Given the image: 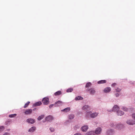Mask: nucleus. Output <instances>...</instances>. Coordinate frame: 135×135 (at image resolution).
Instances as JSON below:
<instances>
[{
  "mask_svg": "<svg viewBox=\"0 0 135 135\" xmlns=\"http://www.w3.org/2000/svg\"><path fill=\"white\" fill-rule=\"evenodd\" d=\"M111 90V88L110 87H107L104 90V92L107 93L109 92Z\"/></svg>",
  "mask_w": 135,
  "mask_h": 135,
  "instance_id": "obj_10",
  "label": "nucleus"
},
{
  "mask_svg": "<svg viewBox=\"0 0 135 135\" xmlns=\"http://www.w3.org/2000/svg\"><path fill=\"white\" fill-rule=\"evenodd\" d=\"M83 98L80 96H78L76 97L75 98V100H82Z\"/></svg>",
  "mask_w": 135,
  "mask_h": 135,
  "instance_id": "obj_19",
  "label": "nucleus"
},
{
  "mask_svg": "<svg viewBox=\"0 0 135 135\" xmlns=\"http://www.w3.org/2000/svg\"><path fill=\"white\" fill-rule=\"evenodd\" d=\"M102 129L100 128H98L95 131V133L97 134H100L101 133Z\"/></svg>",
  "mask_w": 135,
  "mask_h": 135,
  "instance_id": "obj_7",
  "label": "nucleus"
},
{
  "mask_svg": "<svg viewBox=\"0 0 135 135\" xmlns=\"http://www.w3.org/2000/svg\"><path fill=\"white\" fill-rule=\"evenodd\" d=\"M123 125L121 124H118L116 126V128L119 129H121L123 127Z\"/></svg>",
  "mask_w": 135,
  "mask_h": 135,
  "instance_id": "obj_21",
  "label": "nucleus"
},
{
  "mask_svg": "<svg viewBox=\"0 0 135 135\" xmlns=\"http://www.w3.org/2000/svg\"><path fill=\"white\" fill-rule=\"evenodd\" d=\"M88 128V127L87 125L82 127L81 128V130L83 131L86 132Z\"/></svg>",
  "mask_w": 135,
  "mask_h": 135,
  "instance_id": "obj_9",
  "label": "nucleus"
},
{
  "mask_svg": "<svg viewBox=\"0 0 135 135\" xmlns=\"http://www.w3.org/2000/svg\"><path fill=\"white\" fill-rule=\"evenodd\" d=\"M30 103V102L29 101L27 103L25 104L23 107L24 108H25L27 107Z\"/></svg>",
  "mask_w": 135,
  "mask_h": 135,
  "instance_id": "obj_24",
  "label": "nucleus"
},
{
  "mask_svg": "<svg viewBox=\"0 0 135 135\" xmlns=\"http://www.w3.org/2000/svg\"><path fill=\"white\" fill-rule=\"evenodd\" d=\"M54 119L53 117L51 115H49L46 117L45 119L46 121H51Z\"/></svg>",
  "mask_w": 135,
  "mask_h": 135,
  "instance_id": "obj_3",
  "label": "nucleus"
},
{
  "mask_svg": "<svg viewBox=\"0 0 135 135\" xmlns=\"http://www.w3.org/2000/svg\"><path fill=\"white\" fill-rule=\"evenodd\" d=\"M54 105H55L54 104H52L50 105L49 106V108H51Z\"/></svg>",
  "mask_w": 135,
  "mask_h": 135,
  "instance_id": "obj_33",
  "label": "nucleus"
},
{
  "mask_svg": "<svg viewBox=\"0 0 135 135\" xmlns=\"http://www.w3.org/2000/svg\"><path fill=\"white\" fill-rule=\"evenodd\" d=\"M62 102L60 101H58L57 102H56L55 103V105H56L55 106H60L61 104H62Z\"/></svg>",
  "mask_w": 135,
  "mask_h": 135,
  "instance_id": "obj_12",
  "label": "nucleus"
},
{
  "mask_svg": "<svg viewBox=\"0 0 135 135\" xmlns=\"http://www.w3.org/2000/svg\"><path fill=\"white\" fill-rule=\"evenodd\" d=\"M127 124L132 125L135 123V122L132 120H128L127 121Z\"/></svg>",
  "mask_w": 135,
  "mask_h": 135,
  "instance_id": "obj_11",
  "label": "nucleus"
},
{
  "mask_svg": "<svg viewBox=\"0 0 135 135\" xmlns=\"http://www.w3.org/2000/svg\"><path fill=\"white\" fill-rule=\"evenodd\" d=\"M9 134L8 133H6L3 135H9Z\"/></svg>",
  "mask_w": 135,
  "mask_h": 135,
  "instance_id": "obj_35",
  "label": "nucleus"
},
{
  "mask_svg": "<svg viewBox=\"0 0 135 135\" xmlns=\"http://www.w3.org/2000/svg\"><path fill=\"white\" fill-rule=\"evenodd\" d=\"M26 121L28 123L33 124L35 122V119L32 118H29L27 119Z\"/></svg>",
  "mask_w": 135,
  "mask_h": 135,
  "instance_id": "obj_4",
  "label": "nucleus"
},
{
  "mask_svg": "<svg viewBox=\"0 0 135 135\" xmlns=\"http://www.w3.org/2000/svg\"><path fill=\"white\" fill-rule=\"evenodd\" d=\"M70 110V107H68L64 109L61 110L62 111H64L65 112H67L69 111Z\"/></svg>",
  "mask_w": 135,
  "mask_h": 135,
  "instance_id": "obj_16",
  "label": "nucleus"
},
{
  "mask_svg": "<svg viewBox=\"0 0 135 135\" xmlns=\"http://www.w3.org/2000/svg\"><path fill=\"white\" fill-rule=\"evenodd\" d=\"M106 83V81L105 80H102L99 81L98 82V83L99 84L105 83Z\"/></svg>",
  "mask_w": 135,
  "mask_h": 135,
  "instance_id": "obj_17",
  "label": "nucleus"
},
{
  "mask_svg": "<svg viewBox=\"0 0 135 135\" xmlns=\"http://www.w3.org/2000/svg\"><path fill=\"white\" fill-rule=\"evenodd\" d=\"M98 114V113H92L91 112H88L86 113V115L87 117H89L90 116L92 118H94L95 117L97 116Z\"/></svg>",
  "mask_w": 135,
  "mask_h": 135,
  "instance_id": "obj_1",
  "label": "nucleus"
},
{
  "mask_svg": "<svg viewBox=\"0 0 135 135\" xmlns=\"http://www.w3.org/2000/svg\"><path fill=\"white\" fill-rule=\"evenodd\" d=\"M4 129V127L3 126H1L0 127V132L2 131Z\"/></svg>",
  "mask_w": 135,
  "mask_h": 135,
  "instance_id": "obj_30",
  "label": "nucleus"
},
{
  "mask_svg": "<svg viewBox=\"0 0 135 135\" xmlns=\"http://www.w3.org/2000/svg\"><path fill=\"white\" fill-rule=\"evenodd\" d=\"M73 89L71 88H69L66 91L67 92H71L73 91Z\"/></svg>",
  "mask_w": 135,
  "mask_h": 135,
  "instance_id": "obj_26",
  "label": "nucleus"
},
{
  "mask_svg": "<svg viewBox=\"0 0 135 135\" xmlns=\"http://www.w3.org/2000/svg\"><path fill=\"white\" fill-rule=\"evenodd\" d=\"M74 135H81V134L80 133H77L76 134H75Z\"/></svg>",
  "mask_w": 135,
  "mask_h": 135,
  "instance_id": "obj_34",
  "label": "nucleus"
},
{
  "mask_svg": "<svg viewBox=\"0 0 135 135\" xmlns=\"http://www.w3.org/2000/svg\"><path fill=\"white\" fill-rule=\"evenodd\" d=\"M61 94V92L60 91H59L54 93V94L55 96Z\"/></svg>",
  "mask_w": 135,
  "mask_h": 135,
  "instance_id": "obj_18",
  "label": "nucleus"
},
{
  "mask_svg": "<svg viewBox=\"0 0 135 135\" xmlns=\"http://www.w3.org/2000/svg\"><path fill=\"white\" fill-rule=\"evenodd\" d=\"M92 132H92V131L90 132H89V133H91Z\"/></svg>",
  "mask_w": 135,
  "mask_h": 135,
  "instance_id": "obj_40",
  "label": "nucleus"
},
{
  "mask_svg": "<svg viewBox=\"0 0 135 135\" xmlns=\"http://www.w3.org/2000/svg\"><path fill=\"white\" fill-rule=\"evenodd\" d=\"M44 117V115H42L40 116L38 118V120H40L42 119Z\"/></svg>",
  "mask_w": 135,
  "mask_h": 135,
  "instance_id": "obj_23",
  "label": "nucleus"
},
{
  "mask_svg": "<svg viewBox=\"0 0 135 135\" xmlns=\"http://www.w3.org/2000/svg\"><path fill=\"white\" fill-rule=\"evenodd\" d=\"M91 85V84L90 82H88L85 85L86 88H88Z\"/></svg>",
  "mask_w": 135,
  "mask_h": 135,
  "instance_id": "obj_20",
  "label": "nucleus"
},
{
  "mask_svg": "<svg viewBox=\"0 0 135 135\" xmlns=\"http://www.w3.org/2000/svg\"><path fill=\"white\" fill-rule=\"evenodd\" d=\"M36 129V127H33L29 129L28 131L30 132H33Z\"/></svg>",
  "mask_w": 135,
  "mask_h": 135,
  "instance_id": "obj_13",
  "label": "nucleus"
},
{
  "mask_svg": "<svg viewBox=\"0 0 135 135\" xmlns=\"http://www.w3.org/2000/svg\"><path fill=\"white\" fill-rule=\"evenodd\" d=\"M119 107L117 105H114L112 109V111H117L119 109Z\"/></svg>",
  "mask_w": 135,
  "mask_h": 135,
  "instance_id": "obj_6",
  "label": "nucleus"
},
{
  "mask_svg": "<svg viewBox=\"0 0 135 135\" xmlns=\"http://www.w3.org/2000/svg\"><path fill=\"white\" fill-rule=\"evenodd\" d=\"M116 85V84L115 83H114L112 84V86L113 87L115 86Z\"/></svg>",
  "mask_w": 135,
  "mask_h": 135,
  "instance_id": "obj_32",
  "label": "nucleus"
},
{
  "mask_svg": "<svg viewBox=\"0 0 135 135\" xmlns=\"http://www.w3.org/2000/svg\"><path fill=\"white\" fill-rule=\"evenodd\" d=\"M32 110L31 109H27L25 110L24 113L26 115L30 114L31 113Z\"/></svg>",
  "mask_w": 135,
  "mask_h": 135,
  "instance_id": "obj_5",
  "label": "nucleus"
},
{
  "mask_svg": "<svg viewBox=\"0 0 135 135\" xmlns=\"http://www.w3.org/2000/svg\"><path fill=\"white\" fill-rule=\"evenodd\" d=\"M42 103L41 102H36L35 103L33 104V106H39Z\"/></svg>",
  "mask_w": 135,
  "mask_h": 135,
  "instance_id": "obj_15",
  "label": "nucleus"
},
{
  "mask_svg": "<svg viewBox=\"0 0 135 135\" xmlns=\"http://www.w3.org/2000/svg\"><path fill=\"white\" fill-rule=\"evenodd\" d=\"M88 107H89L88 105H85L82 107V109L83 110H86Z\"/></svg>",
  "mask_w": 135,
  "mask_h": 135,
  "instance_id": "obj_25",
  "label": "nucleus"
},
{
  "mask_svg": "<svg viewBox=\"0 0 135 135\" xmlns=\"http://www.w3.org/2000/svg\"><path fill=\"white\" fill-rule=\"evenodd\" d=\"M50 129L51 132H53L54 131V129L53 128H50Z\"/></svg>",
  "mask_w": 135,
  "mask_h": 135,
  "instance_id": "obj_31",
  "label": "nucleus"
},
{
  "mask_svg": "<svg viewBox=\"0 0 135 135\" xmlns=\"http://www.w3.org/2000/svg\"><path fill=\"white\" fill-rule=\"evenodd\" d=\"M115 95L116 97H118L119 95L118 93H116L115 94Z\"/></svg>",
  "mask_w": 135,
  "mask_h": 135,
  "instance_id": "obj_37",
  "label": "nucleus"
},
{
  "mask_svg": "<svg viewBox=\"0 0 135 135\" xmlns=\"http://www.w3.org/2000/svg\"><path fill=\"white\" fill-rule=\"evenodd\" d=\"M86 91H90V94H93L95 92V90L93 88H91L90 89H88L86 90Z\"/></svg>",
  "mask_w": 135,
  "mask_h": 135,
  "instance_id": "obj_8",
  "label": "nucleus"
},
{
  "mask_svg": "<svg viewBox=\"0 0 135 135\" xmlns=\"http://www.w3.org/2000/svg\"><path fill=\"white\" fill-rule=\"evenodd\" d=\"M132 117L135 119V114H132Z\"/></svg>",
  "mask_w": 135,
  "mask_h": 135,
  "instance_id": "obj_36",
  "label": "nucleus"
},
{
  "mask_svg": "<svg viewBox=\"0 0 135 135\" xmlns=\"http://www.w3.org/2000/svg\"><path fill=\"white\" fill-rule=\"evenodd\" d=\"M117 113L118 115L121 116L124 114L123 112L121 111H118L117 112Z\"/></svg>",
  "mask_w": 135,
  "mask_h": 135,
  "instance_id": "obj_14",
  "label": "nucleus"
},
{
  "mask_svg": "<svg viewBox=\"0 0 135 135\" xmlns=\"http://www.w3.org/2000/svg\"><path fill=\"white\" fill-rule=\"evenodd\" d=\"M113 125H114V124H113V123L111 124H110V126H113Z\"/></svg>",
  "mask_w": 135,
  "mask_h": 135,
  "instance_id": "obj_39",
  "label": "nucleus"
},
{
  "mask_svg": "<svg viewBox=\"0 0 135 135\" xmlns=\"http://www.w3.org/2000/svg\"><path fill=\"white\" fill-rule=\"evenodd\" d=\"M111 132L112 131H108L107 132H108V134H109V133H110V132Z\"/></svg>",
  "mask_w": 135,
  "mask_h": 135,
  "instance_id": "obj_38",
  "label": "nucleus"
},
{
  "mask_svg": "<svg viewBox=\"0 0 135 135\" xmlns=\"http://www.w3.org/2000/svg\"><path fill=\"white\" fill-rule=\"evenodd\" d=\"M116 91L117 92H119L121 90V89H119L118 88H117L116 89H115Z\"/></svg>",
  "mask_w": 135,
  "mask_h": 135,
  "instance_id": "obj_29",
  "label": "nucleus"
},
{
  "mask_svg": "<svg viewBox=\"0 0 135 135\" xmlns=\"http://www.w3.org/2000/svg\"><path fill=\"white\" fill-rule=\"evenodd\" d=\"M17 115V114H10L9 115V117L10 118L13 117H15Z\"/></svg>",
  "mask_w": 135,
  "mask_h": 135,
  "instance_id": "obj_27",
  "label": "nucleus"
},
{
  "mask_svg": "<svg viewBox=\"0 0 135 135\" xmlns=\"http://www.w3.org/2000/svg\"><path fill=\"white\" fill-rule=\"evenodd\" d=\"M49 99L47 98H44L43 99L42 102L44 105H47L49 103Z\"/></svg>",
  "mask_w": 135,
  "mask_h": 135,
  "instance_id": "obj_2",
  "label": "nucleus"
},
{
  "mask_svg": "<svg viewBox=\"0 0 135 135\" xmlns=\"http://www.w3.org/2000/svg\"><path fill=\"white\" fill-rule=\"evenodd\" d=\"M122 109L124 111H127L128 110V109L126 107H123Z\"/></svg>",
  "mask_w": 135,
  "mask_h": 135,
  "instance_id": "obj_28",
  "label": "nucleus"
},
{
  "mask_svg": "<svg viewBox=\"0 0 135 135\" xmlns=\"http://www.w3.org/2000/svg\"><path fill=\"white\" fill-rule=\"evenodd\" d=\"M74 117V115L73 114L70 115L68 116V118L70 119H73Z\"/></svg>",
  "mask_w": 135,
  "mask_h": 135,
  "instance_id": "obj_22",
  "label": "nucleus"
}]
</instances>
